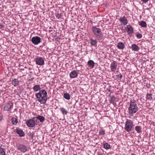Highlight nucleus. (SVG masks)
<instances>
[{"mask_svg": "<svg viewBox=\"0 0 155 155\" xmlns=\"http://www.w3.org/2000/svg\"><path fill=\"white\" fill-rule=\"evenodd\" d=\"M38 101L41 104H45L47 100V93L45 90H42L35 94Z\"/></svg>", "mask_w": 155, "mask_h": 155, "instance_id": "1", "label": "nucleus"}, {"mask_svg": "<svg viewBox=\"0 0 155 155\" xmlns=\"http://www.w3.org/2000/svg\"><path fill=\"white\" fill-rule=\"evenodd\" d=\"M138 109V108L137 106L135 101L130 100V106L128 109L130 114L132 115L136 113Z\"/></svg>", "mask_w": 155, "mask_h": 155, "instance_id": "2", "label": "nucleus"}, {"mask_svg": "<svg viewBox=\"0 0 155 155\" xmlns=\"http://www.w3.org/2000/svg\"><path fill=\"white\" fill-rule=\"evenodd\" d=\"M101 29L96 27H93L92 30L97 38L98 40L101 39L103 37V34Z\"/></svg>", "mask_w": 155, "mask_h": 155, "instance_id": "3", "label": "nucleus"}, {"mask_svg": "<svg viewBox=\"0 0 155 155\" xmlns=\"http://www.w3.org/2000/svg\"><path fill=\"white\" fill-rule=\"evenodd\" d=\"M133 126L132 121L130 120L127 119L125 122V130L127 132L131 131Z\"/></svg>", "mask_w": 155, "mask_h": 155, "instance_id": "4", "label": "nucleus"}, {"mask_svg": "<svg viewBox=\"0 0 155 155\" xmlns=\"http://www.w3.org/2000/svg\"><path fill=\"white\" fill-rule=\"evenodd\" d=\"M18 149L22 153H25L27 150L26 146L22 143H19L17 145Z\"/></svg>", "mask_w": 155, "mask_h": 155, "instance_id": "5", "label": "nucleus"}, {"mask_svg": "<svg viewBox=\"0 0 155 155\" xmlns=\"http://www.w3.org/2000/svg\"><path fill=\"white\" fill-rule=\"evenodd\" d=\"M41 38L38 36L33 37L31 39V42L35 45H38L41 42Z\"/></svg>", "mask_w": 155, "mask_h": 155, "instance_id": "6", "label": "nucleus"}, {"mask_svg": "<svg viewBox=\"0 0 155 155\" xmlns=\"http://www.w3.org/2000/svg\"><path fill=\"white\" fill-rule=\"evenodd\" d=\"M35 62L36 64L39 65H43L44 64V60L41 57H38L36 58Z\"/></svg>", "mask_w": 155, "mask_h": 155, "instance_id": "7", "label": "nucleus"}, {"mask_svg": "<svg viewBox=\"0 0 155 155\" xmlns=\"http://www.w3.org/2000/svg\"><path fill=\"white\" fill-rule=\"evenodd\" d=\"M13 106V103L12 101H9L4 106V109L5 110L9 111Z\"/></svg>", "mask_w": 155, "mask_h": 155, "instance_id": "8", "label": "nucleus"}, {"mask_svg": "<svg viewBox=\"0 0 155 155\" xmlns=\"http://www.w3.org/2000/svg\"><path fill=\"white\" fill-rule=\"evenodd\" d=\"M27 125L29 127H33L35 126V120L33 119H29L26 122Z\"/></svg>", "mask_w": 155, "mask_h": 155, "instance_id": "9", "label": "nucleus"}, {"mask_svg": "<svg viewBox=\"0 0 155 155\" xmlns=\"http://www.w3.org/2000/svg\"><path fill=\"white\" fill-rule=\"evenodd\" d=\"M117 64L116 61H114L110 65L111 70L112 72H114L116 71L117 67Z\"/></svg>", "mask_w": 155, "mask_h": 155, "instance_id": "10", "label": "nucleus"}, {"mask_svg": "<svg viewBox=\"0 0 155 155\" xmlns=\"http://www.w3.org/2000/svg\"><path fill=\"white\" fill-rule=\"evenodd\" d=\"M16 133L19 135L20 137H23L25 135L24 132L23 130L21 129L16 128L15 130Z\"/></svg>", "mask_w": 155, "mask_h": 155, "instance_id": "11", "label": "nucleus"}, {"mask_svg": "<svg viewBox=\"0 0 155 155\" xmlns=\"http://www.w3.org/2000/svg\"><path fill=\"white\" fill-rule=\"evenodd\" d=\"M78 73L77 71H71L70 74V77L71 78L76 77L78 74Z\"/></svg>", "mask_w": 155, "mask_h": 155, "instance_id": "12", "label": "nucleus"}, {"mask_svg": "<svg viewBox=\"0 0 155 155\" xmlns=\"http://www.w3.org/2000/svg\"><path fill=\"white\" fill-rule=\"evenodd\" d=\"M119 20L124 25H126L128 23L127 20L125 16L121 17Z\"/></svg>", "mask_w": 155, "mask_h": 155, "instance_id": "13", "label": "nucleus"}, {"mask_svg": "<svg viewBox=\"0 0 155 155\" xmlns=\"http://www.w3.org/2000/svg\"><path fill=\"white\" fill-rule=\"evenodd\" d=\"M127 32L128 34H130L133 33V28L130 25H128L127 27Z\"/></svg>", "mask_w": 155, "mask_h": 155, "instance_id": "14", "label": "nucleus"}, {"mask_svg": "<svg viewBox=\"0 0 155 155\" xmlns=\"http://www.w3.org/2000/svg\"><path fill=\"white\" fill-rule=\"evenodd\" d=\"M131 48L133 51H138L140 49V48L138 46L135 44L132 45Z\"/></svg>", "mask_w": 155, "mask_h": 155, "instance_id": "15", "label": "nucleus"}, {"mask_svg": "<svg viewBox=\"0 0 155 155\" xmlns=\"http://www.w3.org/2000/svg\"><path fill=\"white\" fill-rule=\"evenodd\" d=\"M117 47L119 49H123L125 47V45L123 43L119 42L117 43Z\"/></svg>", "mask_w": 155, "mask_h": 155, "instance_id": "16", "label": "nucleus"}, {"mask_svg": "<svg viewBox=\"0 0 155 155\" xmlns=\"http://www.w3.org/2000/svg\"><path fill=\"white\" fill-rule=\"evenodd\" d=\"M109 97L110 98L109 101L110 103L111 104H114V101L115 99V97L114 95L111 96L110 94L109 95Z\"/></svg>", "mask_w": 155, "mask_h": 155, "instance_id": "17", "label": "nucleus"}, {"mask_svg": "<svg viewBox=\"0 0 155 155\" xmlns=\"http://www.w3.org/2000/svg\"><path fill=\"white\" fill-rule=\"evenodd\" d=\"M12 84L14 86H16L18 85L19 81L17 79L13 78L12 79Z\"/></svg>", "mask_w": 155, "mask_h": 155, "instance_id": "18", "label": "nucleus"}, {"mask_svg": "<svg viewBox=\"0 0 155 155\" xmlns=\"http://www.w3.org/2000/svg\"><path fill=\"white\" fill-rule=\"evenodd\" d=\"M36 118L37 119L39 120L41 122H44L45 120V118L43 116L39 115L36 117Z\"/></svg>", "mask_w": 155, "mask_h": 155, "instance_id": "19", "label": "nucleus"}, {"mask_svg": "<svg viewBox=\"0 0 155 155\" xmlns=\"http://www.w3.org/2000/svg\"><path fill=\"white\" fill-rule=\"evenodd\" d=\"M33 89V90L35 91H41L40 90L41 88L39 85H35L34 86Z\"/></svg>", "mask_w": 155, "mask_h": 155, "instance_id": "20", "label": "nucleus"}, {"mask_svg": "<svg viewBox=\"0 0 155 155\" xmlns=\"http://www.w3.org/2000/svg\"><path fill=\"white\" fill-rule=\"evenodd\" d=\"M139 25L143 28H146L147 27V23L145 21H140Z\"/></svg>", "mask_w": 155, "mask_h": 155, "instance_id": "21", "label": "nucleus"}, {"mask_svg": "<svg viewBox=\"0 0 155 155\" xmlns=\"http://www.w3.org/2000/svg\"><path fill=\"white\" fill-rule=\"evenodd\" d=\"M135 130L138 133H140L142 132V128L140 126H136L135 127Z\"/></svg>", "mask_w": 155, "mask_h": 155, "instance_id": "22", "label": "nucleus"}, {"mask_svg": "<svg viewBox=\"0 0 155 155\" xmlns=\"http://www.w3.org/2000/svg\"><path fill=\"white\" fill-rule=\"evenodd\" d=\"M60 110L63 114L67 115L68 113L67 110L63 107L60 108Z\"/></svg>", "mask_w": 155, "mask_h": 155, "instance_id": "23", "label": "nucleus"}, {"mask_svg": "<svg viewBox=\"0 0 155 155\" xmlns=\"http://www.w3.org/2000/svg\"><path fill=\"white\" fill-rule=\"evenodd\" d=\"M12 124L15 125H16L18 123L17 119L15 117L12 118Z\"/></svg>", "mask_w": 155, "mask_h": 155, "instance_id": "24", "label": "nucleus"}, {"mask_svg": "<svg viewBox=\"0 0 155 155\" xmlns=\"http://www.w3.org/2000/svg\"><path fill=\"white\" fill-rule=\"evenodd\" d=\"M88 65H89L90 66L93 67L94 66V63L92 60H90L88 61L87 62Z\"/></svg>", "mask_w": 155, "mask_h": 155, "instance_id": "25", "label": "nucleus"}, {"mask_svg": "<svg viewBox=\"0 0 155 155\" xmlns=\"http://www.w3.org/2000/svg\"><path fill=\"white\" fill-rule=\"evenodd\" d=\"M64 97L67 100H69L70 98V96L69 94L67 93H66L64 94Z\"/></svg>", "mask_w": 155, "mask_h": 155, "instance_id": "26", "label": "nucleus"}, {"mask_svg": "<svg viewBox=\"0 0 155 155\" xmlns=\"http://www.w3.org/2000/svg\"><path fill=\"white\" fill-rule=\"evenodd\" d=\"M0 155H5V153L4 149L0 146Z\"/></svg>", "mask_w": 155, "mask_h": 155, "instance_id": "27", "label": "nucleus"}, {"mask_svg": "<svg viewBox=\"0 0 155 155\" xmlns=\"http://www.w3.org/2000/svg\"><path fill=\"white\" fill-rule=\"evenodd\" d=\"M104 148L108 149L110 148V146L107 143H105L104 144Z\"/></svg>", "mask_w": 155, "mask_h": 155, "instance_id": "28", "label": "nucleus"}, {"mask_svg": "<svg viewBox=\"0 0 155 155\" xmlns=\"http://www.w3.org/2000/svg\"><path fill=\"white\" fill-rule=\"evenodd\" d=\"M152 95V94H147V99L150 100H152L153 98Z\"/></svg>", "mask_w": 155, "mask_h": 155, "instance_id": "29", "label": "nucleus"}, {"mask_svg": "<svg viewBox=\"0 0 155 155\" xmlns=\"http://www.w3.org/2000/svg\"><path fill=\"white\" fill-rule=\"evenodd\" d=\"M91 44L92 45H94L97 43V41L95 40H94L92 38L90 39Z\"/></svg>", "mask_w": 155, "mask_h": 155, "instance_id": "30", "label": "nucleus"}, {"mask_svg": "<svg viewBox=\"0 0 155 155\" xmlns=\"http://www.w3.org/2000/svg\"><path fill=\"white\" fill-rule=\"evenodd\" d=\"M136 37L137 38H140L142 37V35L141 34L137 32V33L136 34Z\"/></svg>", "mask_w": 155, "mask_h": 155, "instance_id": "31", "label": "nucleus"}, {"mask_svg": "<svg viewBox=\"0 0 155 155\" xmlns=\"http://www.w3.org/2000/svg\"><path fill=\"white\" fill-rule=\"evenodd\" d=\"M28 135L29 136L31 137V138L32 139L34 137V133L33 132H29L28 133Z\"/></svg>", "mask_w": 155, "mask_h": 155, "instance_id": "32", "label": "nucleus"}, {"mask_svg": "<svg viewBox=\"0 0 155 155\" xmlns=\"http://www.w3.org/2000/svg\"><path fill=\"white\" fill-rule=\"evenodd\" d=\"M55 16L58 18H59L61 17V15L60 13H57L55 15Z\"/></svg>", "mask_w": 155, "mask_h": 155, "instance_id": "33", "label": "nucleus"}, {"mask_svg": "<svg viewBox=\"0 0 155 155\" xmlns=\"http://www.w3.org/2000/svg\"><path fill=\"white\" fill-rule=\"evenodd\" d=\"M117 77L118 78H119L120 80H121L122 78V76L121 74H119L117 75Z\"/></svg>", "mask_w": 155, "mask_h": 155, "instance_id": "34", "label": "nucleus"}, {"mask_svg": "<svg viewBox=\"0 0 155 155\" xmlns=\"http://www.w3.org/2000/svg\"><path fill=\"white\" fill-rule=\"evenodd\" d=\"M149 0H141V1L144 3H146Z\"/></svg>", "mask_w": 155, "mask_h": 155, "instance_id": "35", "label": "nucleus"}, {"mask_svg": "<svg viewBox=\"0 0 155 155\" xmlns=\"http://www.w3.org/2000/svg\"><path fill=\"white\" fill-rule=\"evenodd\" d=\"M4 25L2 24H1L0 23V28H4Z\"/></svg>", "mask_w": 155, "mask_h": 155, "instance_id": "36", "label": "nucleus"}, {"mask_svg": "<svg viewBox=\"0 0 155 155\" xmlns=\"http://www.w3.org/2000/svg\"><path fill=\"white\" fill-rule=\"evenodd\" d=\"M100 134H101V135H104L105 134L104 132V131L101 132V133H100Z\"/></svg>", "mask_w": 155, "mask_h": 155, "instance_id": "37", "label": "nucleus"}, {"mask_svg": "<svg viewBox=\"0 0 155 155\" xmlns=\"http://www.w3.org/2000/svg\"><path fill=\"white\" fill-rule=\"evenodd\" d=\"M25 155H29V154H25Z\"/></svg>", "mask_w": 155, "mask_h": 155, "instance_id": "38", "label": "nucleus"}, {"mask_svg": "<svg viewBox=\"0 0 155 155\" xmlns=\"http://www.w3.org/2000/svg\"><path fill=\"white\" fill-rule=\"evenodd\" d=\"M147 87H148V88L150 87H149V86H147Z\"/></svg>", "mask_w": 155, "mask_h": 155, "instance_id": "39", "label": "nucleus"}, {"mask_svg": "<svg viewBox=\"0 0 155 155\" xmlns=\"http://www.w3.org/2000/svg\"><path fill=\"white\" fill-rule=\"evenodd\" d=\"M147 87H148V88L150 87H149V86H147Z\"/></svg>", "mask_w": 155, "mask_h": 155, "instance_id": "40", "label": "nucleus"}, {"mask_svg": "<svg viewBox=\"0 0 155 155\" xmlns=\"http://www.w3.org/2000/svg\"><path fill=\"white\" fill-rule=\"evenodd\" d=\"M28 0L30 1H31V0Z\"/></svg>", "mask_w": 155, "mask_h": 155, "instance_id": "41", "label": "nucleus"}, {"mask_svg": "<svg viewBox=\"0 0 155 155\" xmlns=\"http://www.w3.org/2000/svg\"><path fill=\"white\" fill-rule=\"evenodd\" d=\"M83 155V154H81V155Z\"/></svg>", "mask_w": 155, "mask_h": 155, "instance_id": "42", "label": "nucleus"}]
</instances>
